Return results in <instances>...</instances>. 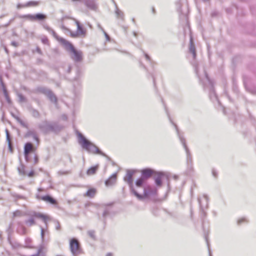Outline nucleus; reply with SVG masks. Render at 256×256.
<instances>
[{
	"mask_svg": "<svg viewBox=\"0 0 256 256\" xmlns=\"http://www.w3.org/2000/svg\"><path fill=\"white\" fill-rule=\"evenodd\" d=\"M43 28L49 33L51 34L63 46L66 51L72 54V58L76 62H80L82 60V53L80 50H77L74 46L69 41L59 36L56 33L50 28L48 24H42Z\"/></svg>",
	"mask_w": 256,
	"mask_h": 256,
	"instance_id": "f257e3e1",
	"label": "nucleus"
},
{
	"mask_svg": "<svg viewBox=\"0 0 256 256\" xmlns=\"http://www.w3.org/2000/svg\"><path fill=\"white\" fill-rule=\"evenodd\" d=\"M41 40H42V42L44 44H48V38H47L46 36H43L42 39H41Z\"/></svg>",
	"mask_w": 256,
	"mask_h": 256,
	"instance_id": "8fccbe9b",
	"label": "nucleus"
},
{
	"mask_svg": "<svg viewBox=\"0 0 256 256\" xmlns=\"http://www.w3.org/2000/svg\"><path fill=\"white\" fill-rule=\"evenodd\" d=\"M166 113H167V115H168V119L170 121V122H171L174 128H175V129L176 131V133H177V134L179 138V139L181 142V143L182 144L184 148L185 149V150L186 152V155H187V161H188V162H192V156L190 154V150L186 144V140L184 139V138L183 137V136H181V134H180V131L178 130V127L177 126V125L174 123V122L172 121V120L171 118H170V116L169 114V113L168 112L166 108Z\"/></svg>",
	"mask_w": 256,
	"mask_h": 256,
	"instance_id": "423d86ee",
	"label": "nucleus"
},
{
	"mask_svg": "<svg viewBox=\"0 0 256 256\" xmlns=\"http://www.w3.org/2000/svg\"><path fill=\"white\" fill-rule=\"evenodd\" d=\"M98 168V164L91 166L87 170L86 174L89 176L93 175L96 173Z\"/></svg>",
	"mask_w": 256,
	"mask_h": 256,
	"instance_id": "c756f323",
	"label": "nucleus"
},
{
	"mask_svg": "<svg viewBox=\"0 0 256 256\" xmlns=\"http://www.w3.org/2000/svg\"><path fill=\"white\" fill-rule=\"evenodd\" d=\"M0 84L1 85L2 87L3 88V86H5L4 84V83L2 76H0Z\"/></svg>",
	"mask_w": 256,
	"mask_h": 256,
	"instance_id": "052dcab7",
	"label": "nucleus"
},
{
	"mask_svg": "<svg viewBox=\"0 0 256 256\" xmlns=\"http://www.w3.org/2000/svg\"><path fill=\"white\" fill-rule=\"evenodd\" d=\"M103 32L104 33V36L106 40L110 41V36L105 31H104Z\"/></svg>",
	"mask_w": 256,
	"mask_h": 256,
	"instance_id": "13d9d810",
	"label": "nucleus"
},
{
	"mask_svg": "<svg viewBox=\"0 0 256 256\" xmlns=\"http://www.w3.org/2000/svg\"><path fill=\"white\" fill-rule=\"evenodd\" d=\"M144 56H145L146 60L150 62V64H152L153 62V60L151 59V58L149 56V55L148 54H147L146 53H145L144 52Z\"/></svg>",
	"mask_w": 256,
	"mask_h": 256,
	"instance_id": "a18cd8bd",
	"label": "nucleus"
},
{
	"mask_svg": "<svg viewBox=\"0 0 256 256\" xmlns=\"http://www.w3.org/2000/svg\"><path fill=\"white\" fill-rule=\"evenodd\" d=\"M70 250L73 256H78L82 253L80 244L76 238H72L70 242Z\"/></svg>",
	"mask_w": 256,
	"mask_h": 256,
	"instance_id": "1a4fd4ad",
	"label": "nucleus"
},
{
	"mask_svg": "<svg viewBox=\"0 0 256 256\" xmlns=\"http://www.w3.org/2000/svg\"><path fill=\"white\" fill-rule=\"evenodd\" d=\"M115 13L118 18H121L122 20H124V13L118 9L116 5Z\"/></svg>",
	"mask_w": 256,
	"mask_h": 256,
	"instance_id": "473e14b6",
	"label": "nucleus"
},
{
	"mask_svg": "<svg viewBox=\"0 0 256 256\" xmlns=\"http://www.w3.org/2000/svg\"><path fill=\"white\" fill-rule=\"evenodd\" d=\"M212 176L214 177V178H217L218 176V172H216V170H214V168H213L212 170Z\"/></svg>",
	"mask_w": 256,
	"mask_h": 256,
	"instance_id": "4d7b16f0",
	"label": "nucleus"
},
{
	"mask_svg": "<svg viewBox=\"0 0 256 256\" xmlns=\"http://www.w3.org/2000/svg\"><path fill=\"white\" fill-rule=\"evenodd\" d=\"M60 28L62 30H66V31H67V32H70V29H69L68 28H66L65 26H64L63 24H62L60 26Z\"/></svg>",
	"mask_w": 256,
	"mask_h": 256,
	"instance_id": "5fc2aeb1",
	"label": "nucleus"
},
{
	"mask_svg": "<svg viewBox=\"0 0 256 256\" xmlns=\"http://www.w3.org/2000/svg\"><path fill=\"white\" fill-rule=\"evenodd\" d=\"M12 231L11 230V224L9 226L8 228L7 229V232H8V240L9 244H10L12 248L16 249L19 248H22V246L20 244H19L16 241H12L10 239V232Z\"/></svg>",
	"mask_w": 256,
	"mask_h": 256,
	"instance_id": "a211bd4d",
	"label": "nucleus"
},
{
	"mask_svg": "<svg viewBox=\"0 0 256 256\" xmlns=\"http://www.w3.org/2000/svg\"><path fill=\"white\" fill-rule=\"evenodd\" d=\"M156 193V188H152L150 186H146L144 188L143 194H140L138 192V194L141 196V198L136 196L138 200H142L144 198H148L151 196H154Z\"/></svg>",
	"mask_w": 256,
	"mask_h": 256,
	"instance_id": "9b49d317",
	"label": "nucleus"
},
{
	"mask_svg": "<svg viewBox=\"0 0 256 256\" xmlns=\"http://www.w3.org/2000/svg\"><path fill=\"white\" fill-rule=\"evenodd\" d=\"M77 134L78 138V142L84 149L86 150L88 152L99 154L106 157L108 160H110L108 156L103 152L94 144L87 140L82 134L79 132H77Z\"/></svg>",
	"mask_w": 256,
	"mask_h": 256,
	"instance_id": "7ed1b4c3",
	"label": "nucleus"
},
{
	"mask_svg": "<svg viewBox=\"0 0 256 256\" xmlns=\"http://www.w3.org/2000/svg\"><path fill=\"white\" fill-rule=\"evenodd\" d=\"M117 178V173L113 174L109 178L106 180L104 184L106 186H110L114 184Z\"/></svg>",
	"mask_w": 256,
	"mask_h": 256,
	"instance_id": "5701e85b",
	"label": "nucleus"
},
{
	"mask_svg": "<svg viewBox=\"0 0 256 256\" xmlns=\"http://www.w3.org/2000/svg\"><path fill=\"white\" fill-rule=\"evenodd\" d=\"M42 246H41L38 250V252L36 254L32 255V256H38L42 251Z\"/></svg>",
	"mask_w": 256,
	"mask_h": 256,
	"instance_id": "3c124183",
	"label": "nucleus"
},
{
	"mask_svg": "<svg viewBox=\"0 0 256 256\" xmlns=\"http://www.w3.org/2000/svg\"><path fill=\"white\" fill-rule=\"evenodd\" d=\"M38 128L44 134L50 132L57 134L64 128V126L58 122H50L46 120L39 123Z\"/></svg>",
	"mask_w": 256,
	"mask_h": 256,
	"instance_id": "20e7f679",
	"label": "nucleus"
},
{
	"mask_svg": "<svg viewBox=\"0 0 256 256\" xmlns=\"http://www.w3.org/2000/svg\"><path fill=\"white\" fill-rule=\"evenodd\" d=\"M83 2L88 8L93 11H97L98 6L96 0H83Z\"/></svg>",
	"mask_w": 256,
	"mask_h": 256,
	"instance_id": "dca6fc26",
	"label": "nucleus"
},
{
	"mask_svg": "<svg viewBox=\"0 0 256 256\" xmlns=\"http://www.w3.org/2000/svg\"><path fill=\"white\" fill-rule=\"evenodd\" d=\"M146 180L143 179L142 177L138 178L135 182V185L137 188H142L144 190V183Z\"/></svg>",
	"mask_w": 256,
	"mask_h": 256,
	"instance_id": "393cba45",
	"label": "nucleus"
},
{
	"mask_svg": "<svg viewBox=\"0 0 256 256\" xmlns=\"http://www.w3.org/2000/svg\"><path fill=\"white\" fill-rule=\"evenodd\" d=\"M30 112H31L32 116L34 118H40V114L38 110H36L34 108H30Z\"/></svg>",
	"mask_w": 256,
	"mask_h": 256,
	"instance_id": "72a5a7b5",
	"label": "nucleus"
},
{
	"mask_svg": "<svg viewBox=\"0 0 256 256\" xmlns=\"http://www.w3.org/2000/svg\"><path fill=\"white\" fill-rule=\"evenodd\" d=\"M112 204H108L104 205V212L102 213V217L104 218V222L106 223V219L110 216L112 212Z\"/></svg>",
	"mask_w": 256,
	"mask_h": 256,
	"instance_id": "412c9836",
	"label": "nucleus"
},
{
	"mask_svg": "<svg viewBox=\"0 0 256 256\" xmlns=\"http://www.w3.org/2000/svg\"><path fill=\"white\" fill-rule=\"evenodd\" d=\"M24 136L26 138H30L32 137L34 140H35L37 144L38 145L40 143V138H38V134L34 129L28 130L26 132Z\"/></svg>",
	"mask_w": 256,
	"mask_h": 256,
	"instance_id": "6ab92c4d",
	"label": "nucleus"
},
{
	"mask_svg": "<svg viewBox=\"0 0 256 256\" xmlns=\"http://www.w3.org/2000/svg\"><path fill=\"white\" fill-rule=\"evenodd\" d=\"M6 138L8 142V148L11 152H12V148L10 144V134L8 129L6 130Z\"/></svg>",
	"mask_w": 256,
	"mask_h": 256,
	"instance_id": "c9c22d12",
	"label": "nucleus"
},
{
	"mask_svg": "<svg viewBox=\"0 0 256 256\" xmlns=\"http://www.w3.org/2000/svg\"><path fill=\"white\" fill-rule=\"evenodd\" d=\"M155 176L154 177V182L157 186H160L162 185V179L164 176L168 178L164 172H156L154 174Z\"/></svg>",
	"mask_w": 256,
	"mask_h": 256,
	"instance_id": "2eb2a0df",
	"label": "nucleus"
},
{
	"mask_svg": "<svg viewBox=\"0 0 256 256\" xmlns=\"http://www.w3.org/2000/svg\"><path fill=\"white\" fill-rule=\"evenodd\" d=\"M68 32L70 33V36L72 38H76L80 36V35L78 34V33H77L76 31V32H74L70 30V32Z\"/></svg>",
	"mask_w": 256,
	"mask_h": 256,
	"instance_id": "79ce46f5",
	"label": "nucleus"
},
{
	"mask_svg": "<svg viewBox=\"0 0 256 256\" xmlns=\"http://www.w3.org/2000/svg\"><path fill=\"white\" fill-rule=\"evenodd\" d=\"M135 172V170H126V174L124 178V180L128 184L130 192L132 194L135 196H138L141 198V196L138 194V190L134 188L133 184V176Z\"/></svg>",
	"mask_w": 256,
	"mask_h": 256,
	"instance_id": "39448f33",
	"label": "nucleus"
},
{
	"mask_svg": "<svg viewBox=\"0 0 256 256\" xmlns=\"http://www.w3.org/2000/svg\"><path fill=\"white\" fill-rule=\"evenodd\" d=\"M98 27L103 32L104 31V29L102 28L100 24H98Z\"/></svg>",
	"mask_w": 256,
	"mask_h": 256,
	"instance_id": "69168bd1",
	"label": "nucleus"
},
{
	"mask_svg": "<svg viewBox=\"0 0 256 256\" xmlns=\"http://www.w3.org/2000/svg\"><path fill=\"white\" fill-rule=\"evenodd\" d=\"M38 157L36 154L34 156V164H38Z\"/></svg>",
	"mask_w": 256,
	"mask_h": 256,
	"instance_id": "6e6d98bb",
	"label": "nucleus"
},
{
	"mask_svg": "<svg viewBox=\"0 0 256 256\" xmlns=\"http://www.w3.org/2000/svg\"><path fill=\"white\" fill-rule=\"evenodd\" d=\"M71 70H72V66H70L68 65V66L67 70H66L67 73H70L71 71Z\"/></svg>",
	"mask_w": 256,
	"mask_h": 256,
	"instance_id": "0e129e2a",
	"label": "nucleus"
},
{
	"mask_svg": "<svg viewBox=\"0 0 256 256\" xmlns=\"http://www.w3.org/2000/svg\"><path fill=\"white\" fill-rule=\"evenodd\" d=\"M28 216H30V218L28 220H25L24 222L28 226H30L35 224L36 222L34 218H38L41 219L47 225V220L48 219V217L40 212H32L28 214Z\"/></svg>",
	"mask_w": 256,
	"mask_h": 256,
	"instance_id": "0eeeda50",
	"label": "nucleus"
},
{
	"mask_svg": "<svg viewBox=\"0 0 256 256\" xmlns=\"http://www.w3.org/2000/svg\"><path fill=\"white\" fill-rule=\"evenodd\" d=\"M46 96L52 102H53L56 104H57V98L54 93L52 92V90H50Z\"/></svg>",
	"mask_w": 256,
	"mask_h": 256,
	"instance_id": "bb28decb",
	"label": "nucleus"
},
{
	"mask_svg": "<svg viewBox=\"0 0 256 256\" xmlns=\"http://www.w3.org/2000/svg\"><path fill=\"white\" fill-rule=\"evenodd\" d=\"M32 240L30 238H26L25 246H22V248H33L32 246Z\"/></svg>",
	"mask_w": 256,
	"mask_h": 256,
	"instance_id": "f704fd0d",
	"label": "nucleus"
},
{
	"mask_svg": "<svg viewBox=\"0 0 256 256\" xmlns=\"http://www.w3.org/2000/svg\"><path fill=\"white\" fill-rule=\"evenodd\" d=\"M96 194V190L94 188H91L88 189L84 196L89 198H92Z\"/></svg>",
	"mask_w": 256,
	"mask_h": 256,
	"instance_id": "2f4dec72",
	"label": "nucleus"
},
{
	"mask_svg": "<svg viewBox=\"0 0 256 256\" xmlns=\"http://www.w3.org/2000/svg\"><path fill=\"white\" fill-rule=\"evenodd\" d=\"M2 88L4 94V97H5L6 99V98H9L8 94V91L6 90V86H3V88Z\"/></svg>",
	"mask_w": 256,
	"mask_h": 256,
	"instance_id": "09e8293b",
	"label": "nucleus"
},
{
	"mask_svg": "<svg viewBox=\"0 0 256 256\" xmlns=\"http://www.w3.org/2000/svg\"><path fill=\"white\" fill-rule=\"evenodd\" d=\"M34 174H35L34 171V170H32L30 172H29L28 173L26 172V176H28L30 178H32L34 176Z\"/></svg>",
	"mask_w": 256,
	"mask_h": 256,
	"instance_id": "603ef678",
	"label": "nucleus"
},
{
	"mask_svg": "<svg viewBox=\"0 0 256 256\" xmlns=\"http://www.w3.org/2000/svg\"><path fill=\"white\" fill-rule=\"evenodd\" d=\"M11 44L12 46H14L15 47H16L18 46V42H16L15 41H12V42H11Z\"/></svg>",
	"mask_w": 256,
	"mask_h": 256,
	"instance_id": "680f3d73",
	"label": "nucleus"
},
{
	"mask_svg": "<svg viewBox=\"0 0 256 256\" xmlns=\"http://www.w3.org/2000/svg\"><path fill=\"white\" fill-rule=\"evenodd\" d=\"M54 222L55 224V228L56 230H60L61 227L60 222L58 220H54Z\"/></svg>",
	"mask_w": 256,
	"mask_h": 256,
	"instance_id": "a19ab883",
	"label": "nucleus"
},
{
	"mask_svg": "<svg viewBox=\"0 0 256 256\" xmlns=\"http://www.w3.org/2000/svg\"><path fill=\"white\" fill-rule=\"evenodd\" d=\"M88 235L93 240H95L96 239V236H95V231L94 230H90L88 231Z\"/></svg>",
	"mask_w": 256,
	"mask_h": 256,
	"instance_id": "ea45409f",
	"label": "nucleus"
},
{
	"mask_svg": "<svg viewBox=\"0 0 256 256\" xmlns=\"http://www.w3.org/2000/svg\"><path fill=\"white\" fill-rule=\"evenodd\" d=\"M195 72L199 78L200 82L202 84L204 90H208L210 100L213 102H218L220 104V102L218 100L217 95L214 89V82L209 78L208 74L205 70H204V76H201L198 73V66L194 68Z\"/></svg>",
	"mask_w": 256,
	"mask_h": 256,
	"instance_id": "f03ea898",
	"label": "nucleus"
},
{
	"mask_svg": "<svg viewBox=\"0 0 256 256\" xmlns=\"http://www.w3.org/2000/svg\"><path fill=\"white\" fill-rule=\"evenodd\" d=\"M81 74L80 70H77L76 76L74 78L73 86H74V93H76V91H78L81 88V84L82 81L80 80Z\"/></svg>",
	"mask_w": 256,
	"mask_h": 256,
	"instance_id": "ddd939ff",
	"label": "nucleus"
},
{
	"mask_svg": "<svg viewBox=\"0 0 256 256\" xmlns=\"http://www.w3.org/2000/svg\"><path fill=\"white\" fill-rule=\"evenodd\" d=\"M25 168V166L20 163V166L18 168V170L20 176H26V171Z\"/></svg>",
	"mask_w": 256,
	"mask_h": 256,
	"instance_id": "7c9ffc66",
	"label": "nucleus"
},
{
	"mask_svg": "<svg viewBox=\"0 0 256 256\" xmlns=\"http://www.w3.org/2000/svg\"><path fill=\"white\" fill-rule=\"evenodd\" d=\"M248 222V220H246V218H242L239 219L238 220L237 223L238 225H240L242 222Z\"/></svg>",
	"mask_w": 256,
	"mask_h": 256,
	"instance_id": "de8ad7c7",
	"label": "nucleus"
},
{
	"mask_svg": "<svg viewBox=\"0 0 256 256\" xmlns=\"http://www.w3.org/2000/svg\"><path fill=\"white\" fill-rule=\"evenodd\" d=\"M155 172H156V171L150 168H145L141 170L140 177H142L145 180H146L153 174H154Z\"/></svg>",
	"mask_w": 256,
	"mask_h": 256,
	"instance_id": "4468645a",
	"label": "nucleus"
},
{
	"mask_svg": "<svg viewBox=\"0 0 256 256\" xmlns=\"http://www.w3.org/2000/svg\"><path fill=\"white\" fill-rule=\"evenodd\" d=\"M198 202L200 206V210L202 212V218H204L206 216V212L204 210V208H208V198L206 195H204L202 199L198 198Z\"/></svg>",
	"mask_w": 256,
	"mask_h": 256,
	"instance_id": "f8f14e48",
	"label": "nucleus"
},
{
	"mask_svg": "<svg viewBox=\"0 0 256 256\" xmlns=\"http://www.w3.org/2000/svg\"><path fill=\"white\" fill-rule=\"evenodd\" d=\"M36 198L38 200H42L44 201H45L47 202H49L52 204H56V200L52 196L48 194L41 196L39 194H36Z\"/></svg>",
	"mask_w": 256,
	"mask_h": 256,
	"instance_id": "f3484780",
	"label": "nucleus"
},
{
	"mask_svg": "<svg viewBox=\"0 0 256 256\" xmlns=\"http://www.w3.org/2000/svg\"><path fill=\"white\" fill-rule=\"evenodd\" d=\"M30 154L24 153V159L26 162H29L30 161V158L29 156Z\"/></svg>",
	"mask_w": 256,
	"mask_h": 256,
	"instance_id": "864d4df0",
	"label": "nucleus"
},
{
	"mask_svg": "<svg viewBox=\"0 0 256 256\" xmlns=\"http://www.w3.org/2000/svg\"><path fill=\"white\" fill-rule=\"evenodd\" d=\"M11 196L16 199V200L19 199L25 200L26 198L24 196L17 194L15 192L12 193Z\"/></svg>",
	"mask_w": 256,
	"mask_h": 256,
	"instance_id": "58836bf2",
	"label": "nucleus"
},
{
	"mask_svg": "<svg viewBox=\"0 0 256 256\" xmlns=\"http://www.w3.org/2000/svg\"><path fill=\"white\" fill-rule=\"evenodd\" d=\"M17 96L18 98V102H20L22 103L26 102L27 100L26 98L22 94L17 92Z\"/></svg>",
	"mask_w": 256,
	"mask_h": 256,
	"instance_id": "4c0bfd02",
	"label": "nucleus"
},
{
	"mask_svg": "<svg viewBox=\"0 0 256 256\" xmlns=\"http://www.w3.org/2000/svg\"><path fill=\"white\" fill-rule=\"evenodd\" d=\"M36 150V147L30 142H27L24 146V153L30 154V152H34Z\"/></svg>",
	"mask_w": 256,
	"mask_h": 256,
	"instance_id": "4be33fe9",
	"label": "nucleus"
},
{
	"mask_svg": "<svg viewBox=\"0 0 256 256\" xmlns=\"http://www.w3.org/2000/svg\"><path fill=\"white\" fill-rule=\"evenodd\" d=\"M70 19L74 21L75 24L77 26L76 32L80 36H85L86 34V30L84 29L83 26L81 25L80 22L74 18H70Z\"/></svg>",
	"mask_w": 256,
	"mask_h": 256,
	"instance_id": "aec40b11",
	"label": "nucleus"
},
{
	"mask_svg": "<svg viewBox=\"0 0 256 256\" xmlns=\"http://www.w3.org/2000/svg\"><path fill=\"white\" fill-rule=\"evenodd\" d=\"M4 50L6 52L7 54H8L9 53V51L8 49V48L6 46H4Z\"/></svg>",
	"mask_w": 256,
	"mask_h": 256,
	"instance_id": "338daca9",
	"label": "nucleus"
},
{
	"mask_svg": "<svg viewBox=\"0 0 256 256\" xmlns=\"http://www.w3.org/2000/svg\"><path fill=\"white\" fill-rule=\"evenodd\" d=\"M36 51L39 54H42V52L40 50V48H39V47H37L36 48Z\"/></svg>",
	"mask_w": 256,
	"mask_h": 256,
	"instance_id": "e2e57ef3",
	"label": "nucleus"
},
{
	"mask_svg": "<svg viewBox=\"0 0 256 256\" xmlns=\"http://www.w3.org/2000/svg\"><path fill=\"white\" fill-rule=\"evenodd\" d=\"M17 232L20 235H24L26 233V229L24 226H21L17 230Z\"/></svg>",
	"mask_w": 256,
	"mask_h": 256,
	"instance_id": "e433bc0d",
	"label": "nucleus"
},
{
	"mask_svg": "<svg viewBox=\"0 0 256 256\" xmlns=\"http://www.w3.org/2000/svg\"><path fill=\"white\" fill-rule=\"evenodd\" d=\"M13 118H14L22 126L23 128H26L27 129L28 128V125L27 123L24 122L20 117L16 116L14 114H12Z\"/></svg>",
	"mask_w": 256,
	"mask_h": 256,
	"instance_id": "cd10ccee",
	"label": "nucleus"
},
{
	"mask_svg": "<svg viewBox=\"0 0 256 256\" xmlns=\"http://www.w3.org/2000/svg\"><path fill=\"white\" fill-rule=\"evenodd\" d=\"M204 238H205L206 241L207 243V245H208V249L209 256H212V252H211L210 248V244H209V242L208 240V236L206 234L204 236Z\"/></svg>",
	"mask_w": 256,
	"mask_h": 256,
	"instance_id": "49530a36",
	"label": "nucleus"
},
{
	"mask_svg": "<svg viewBox=\"0 0 256 256\" xmlns=\"http://www.w3.org/2000/svg\"><path fill=\"white\" fill-rule=\"evenodd\" d=\"M106 256H113V254L112 252H108Z\"/></svg>",
	"mask_w": 256,
	"mask_h": 256,
	"instance_id": "774afa93",
	"label": "nucleus"
},
{
	"mask_svg": "<svg viewBox=\"0 0 256 256\" xmlns=\"http://www.w3.org/2000/svg\"><path fill=\"white\" fill-rule=\"evenodd\" d=\"M68 173V171H62V170H60L58 172V174H60V175H63V174H66Z\"/></svg>",
	"mask_w": 256,
	"mask_h": 256,
	"instance_id": "bf43d9fd",
	"label": "nucleus"
},
{
	"mask_svg": "<svg viewBox=\"0 0 256 256\" xmlns=\"http://www.w3.org/2000/svg\"><path fill=\"white\" fill-rule=\"evenodd\" d=\"M38 4V2H34V1H30L27 2L26 4H17V8L18 9L21 8H22L24 7H28L30 6H36Z\"/></svg>",
	"mask_w": 256,
	"mask_h": 256,
	"instance_id": "a878e982",
	"label": "nucleus"
},
{
	"mask_svg": "<svg viewBox=\"0 0 256 256\" xmlns=\"http://www.w3.org/2000/svg\"><path fill=\"white\" fill-rule=\"evenodd\" d=\"M45 231L43 228L41 227V232H40V236L42 238V243H44V236Z\"/></svg>",
	"mask_w": 256,
	"mask_h": 256,
	"instance_id": "37998d69",
	"label": "nucleus"
},
{
	"mask_svg": "<svg viewBox=\"0 0 256 256\" xmlns=\"http://www.w3.org/2000/svg\"><path fill=\"white\" fill-rule=\"evenodd\" d=\"M22 214V212L20 210H16L15 212H13V216L16 217V216H20Z\"/></svg>",
	"mask_w": 256,
	"mask_h": 256,
	"instance_id": "c03bdc74",
	"label": "nucleus"
},
{
	"mask_svg": "<svg viewBox=\"0 0 256 256\" xmlns=\"http://www.w3.org/2000/svg\"><path fill=\"white\" fill-rule=\"evenodd\" d=\"M177 10L180 16L186 18L188 12V7L186 0H178L176 2Z\"/></svg>",
	"mask_w": 256,
	"mask_h": 256,
	"instance_id": "6e6552de",
	"label": "nucleus"
},
{
	"mask_svg": "<svg viewBox=\"0 0 256 256\" xmlns=\"http://www.w3.org/2000/svg\"><path fill=\"white\" fill-rule=\"evenodd\" d=\"M50 90L44 87V86H38L36 88L35 90L36 92H38L41 93L45 96H46V94H48V92Z\"/></svg>",
	"mask_w": 256,
	"mask_h": 256,
	"instance_id": "c85d7f7f",
	"label": "nucleus"
},
{
	"mask_svg": "<svg viewBox=\"0 0 256 256\" xmlns=\"http://www.w3.org/2000/svg\"><path fill=\"white\" fill-rule=\"evenodd\" d=\"M189 52L192 54L193 58L195 59L196 56V50L195 46L193 42V40L192 36L190 38V46H189Z\"/></svg>",
	"mask_w": 256,
	"mask_h": 256,
	"instance_id": "b1692460",
	"label": "nucleus"
},
{
	"mask_svg": "<svg viewBox=\"0 0 256 256\" xmlns=\"http://www.w3.org/2000/svg\"><path fill=\"white\" fill-rule=\"evenodd\" d=\"M18 17L20 18H27L31 21H43L47 18L46 15L42 13H37L35 14H27L19 15Z\"/></svg>",
	"mask_w": 256,
	"mask_h": 256,
	"instance_id": "9d476101",
	"label": "nucleus"
}]
</instances>
